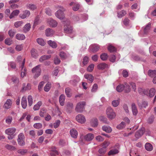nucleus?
<instances>
[{
	"mask_svg": "<svg viewBox=\"0 0 156 156\" xmlns=\"http://www.w3.org/2000/svg\"><path fill=\"white\" fill-rule=\"evenodd\" d=\"M30 14V12L29 10H25L23 12L22 14L20 15V16L22 19H24L29 17Z\"/></svg>",
	"mask_w": 156,
	"mask_h": 156,
	"instance_id": "14",
	"label": "nucleus"
},
{
	"mask_svg": "<svg viewBox=\"0 0 156 156\" xmlns=\"http://www.w3.org/2000/svg\"><path fill=\"white\" fill-rule=\"evenodd\" d=\"M51 84L50 83L48 82L47 83L44 87V90L46 92L48 91L51 87Z\"/></svg>",
	"mask_w": 156,
	"mask_h": 156,
	"instance_id": "41",
	"label": "nucleus"
},
{
	"mask_svg": "<svg viewBox=\"0 0 156 156\" xmlns=\"http://www.w3.org/2000/svg\"><path fill=\"white\" fill-rule=\"evenodd\" d=\"M89 62V58L87 56H85L83 59V63L84 65H86Z\"/></svg>",
	"mask_w": 156,
	"mask_h": 156,
	"instance_id": "58",
	"label": "nucleus"
},
{
	"mask_svg": "<svg viewBox=\"0 0 156 156\" xmlns=\"http://www.w3.org/2000/svg\"><path fill=\"white\" fill-rule=\"evenodd\" d=\"M64 30L65 32L67 34H71L73 31L72 28L69 25V23L67 25H65Z\"/></svg>",
	"mask_w": 156,
	"mask_h": 156,
	"instance_id": "11",
	"label": "nucleus"
},
{
	"mask_svg": "<svg viewBox=\"0 0 156 156\" xmlns=\"http://www.w3.org/2000/svg\"><path fill=\"white\" fill-rule=\"evenodd\" d=\"M84 77L85 79L88 80L90 83H92L94 80V77L91 74H85Z\"/></svg>",
	"mask_w": 156,
	"mask_h": 156,
	"instance_id": "19",
	"label": "nucleus"
},
{
	"mask_svg": "<svg viewBox=\"0 0 156 156\" xmlns=\"http://www.w3.org/2000/svg\"><path fill=\"white\" fill-rule=\"evenodd\" d=\"M26 84H24L23 85V90H29L31 88V85L30 84H28L26 87H24V86H25Z\"/></svg>",
	"mask_w": 156,
	"mask_h": 156,
	"instance_id": "52",
	"label": "nucleus"
},
{
	"mask_svg": "<svg viewBox=\"0 0 156 156\" xmlns=\"http://www.w3.org/2000/svg\"><path fill=\"white\" fill-rule=\"evenodd\" d=\"M62 9V10L61 9L58 10L55 13L56 17L61 20L62 19L64 18L63 11L65 10V9L63 8Z\"/></svg>",
	"mask_w": 156,
	"mask_h": 156,
	"instance_id": "8",
	"label": "nucleus"
},
{
	"mask_svg": "<svg viewBox=\"0 0 156 156\" xmlns=\"http://www.w3.org/2000/svg\"><path fill=\"white\" fill-rule=\"evenodd\" d=\"M108 49L111 52H114L116 50L115 48L111 45H109L108 48Z\"/></svg>",
	"mask_w": 156,
	"mask_h": 156,
	"instance_id": "57",
	"label": "nucleus"
},
{
	"mask_svg": "<svg viewBox=\"0 0 156 156\" xmlns=\"http://www.w3.org/2000/svg\"><path fill=\"white\" fill-rule=\"evenodd\" d=\"M23 22L21 21L17 22L14 23V26L18 28L21 26L23 24Z\"/></svg>",
	"mask_w": 156,
	"mask_h": 156,
	"instance_id": "63",
	"label": "nucleus"
},
{
	"mask_svg": "<svg viewBox=\"0 0 156 156\" xmlns=\"http://www.w3.org/2000/svg\"><path fill=\"white\" fill-rule=\"evenodd\" d=\"M132 108L133 115H136L138 111L135 104L133 103L132 104Z\"/></svg>",
	"mask_w": 156,
	"mask_h": 156,
	"instance_id": "35",
	"label": "nucleus"
},
{
	"mask_svg": "<svg viewBox=\"0 0 156 156\" xmlns=\"http://www.w3.org/2000/svg\"><path fill=\"white\" fill-rule=\"evenodd\" d=\"M47 23L50 27H56L58 24L57 22L51 18L48 19L47 20Z\"/></svg>",
	"mask_w": 156,
	"mask_h": 156,
	"instance_id": "9",
	"label": "nucleus"
},
{
	"mask_svg": "<svg viewBox=\"0 0 156 156\" xmlns=\"http://www.w3.org/2000/svg\"><path fill=\"white\" fill-rule=\"evenodd\" d=\"M5 147L7 149L10 150H14L16 149L14 147L9 144L6 145Z\"/></svg>",
	"mask_w": 156,
	"mask_h": 156,
	"instance_id": "55",
	"label": "nucleus"
},
{
	"mask_svg": "<svg viewBox=\"0 0 156 156\" xmlns=\"http://www.w3.org/2000/svg\"><path fill=\"white\" fill-rule=\"evenodd\" d=\"M151 24L149 23L144 28V34H147L149 30L151 28Z\"/></svg>",
	"mask_w": 156,
	"mask_h": 156,
	"instance_id": "44",
	"label": "nucleus"
},
{
	"mask_svg": "<svg viewBox=\"0 0 156 156\" xmlns=\"http://www.w3.org/2000/svg\"><path fill=\"white\" fill-rule=\"evenodd\" d=\"M27 8L31 10H34L37 8L36 5L34 4L28 3L26 5Z\"/></svg>",
	"mask_w": 156,
	"mask_h": 156,
	"instance_id": "26",
	"label": "nucleus"
},
{
	"mask_svg": "<svg viewBox=\"0 0 156 156\" xmlns=\"http://www.w3.org/2000/svg\"><path fill=\"white\" fill-rule=\"evenodd\" d=\"M108 57L107 54L105 53L102 54L100 56L101 59L103 61L106 60L107 59Z\"/></svg>",
	"mask_w": 156,
	"mask_h": 156,
	"instance_id": "53",
	"label": "nucleus"
},
{
	"mask_svg": "<svg viewBox=\"0 0 156 156\" xmlns=\"http://www.w3.org/2000/svg\"><path fill=\"white\" fill-rule=\"evenodd\" d=\"M65 93L68 97H70L71 96V89L69 87L66 88Z\"/></svg>",
	"mask_w": 156,
	"mask_h": 156,
	"instance_id": "47",
	"label": "nucleus"
},
{
	"mask_svg": "<svg viewBox=\"0 0 156 156\" xmlns=\"http://www.w3.org/2000/svg\"><path fill=\"white\" fill-rule=\"evenodd\" d=\"M90 123L92 126L96 127L98 125V120L96 119L93 118L91 120Z\"/></svg>",
	"mask_w": 156,
	"mask_h": 156,
	"instance_id": "24",
	"label": "nucleus"
},
{
	"mask_svg": "<svg viewBox=\"0 0 156 156\" xmlns=\"http://www.w3.org/2000/svg\"><path fill=\"white\" fill-rule=\"evenodd\" d=\"M59 55L62 59H65L67 57V55L63 51H61L60 52Z\"/></svg>",
	"mask_w": 156,
	"mask_h": 156,
	"instance_id": "62",
	"label": "nucleus"
},
{
	"mask_svg": "<svg viewBox=\"0 0 156 156\" xmlns=\"http://www.w3.org/2000/svg\"><path fill=\"white\" fill-rule=\"evenodd\" d=\"M119 103V100H114L112 102V105L114 107H117Z\"/></svg>",
	"mask_w": 156,
	"mask_h": 156,
	"instance_id": "49",
	"label": "nucleus"
},
{
	"mask_svg": "<svg viewBox=\"0 0 156 156\" xmlns=\"http://www.w3.org/2000/svg\"><path fill=\"white\" fill-rule=\"evenodd\" d=\"M25 38V36L23 34H18L16 35V39L19 40H23Z\"/></svg>",
	"mask_w": 156,
	"mask_h": 156,
	"instance_id": "37",
	"label": "nucleus"
},
{
	"mask_svg": "<svg viewBox=\"0 0 156 156\" xmlns=\"http://www.w3.org/2000/svg\"><path fill=\"white\" fill-rule=\"evenodd\" d=\"M138 105L141 108H146L148 105V103L146 101H143L139 103Z\"/></svg>",
	"mask_w": 156,
	"mask_h": 156,
	"instance_id": "32",
	"label": "nucleus"
},
{
	"mask_svg": "<svg viewBox=\"0 0 156 156\" xmlns=\"http://www.w3.org/2000/svg\"><path fill=\"white\" fill-rule=\"evenodd\" d=\"M48 44L53 48H56L57 47V45L56 43L51 40H49L48 41Z\"/></svg>",
	"mask_w": 156,
	"mask_h": 156,
	"instance_id": "34",
	"label": "nucleus"
},
{
	"mask_svg": "<svg viewBox=\"0 0 156 156\" xmlns=\"http://www.w3.org/2000/svg\"><path fill=\"white\" fill-rule=\"evenodd\" d=\"M31 53L32 56L34 58H36L38 56L37 51L34 49H32L31 51Z\"/></svg>",
	"mask_w": 156,
	"mask_h": 156,
	"instance_id": "39",
	"label": "nucleus"
},
{
	"mask_svg": "<svg viewBox=\"0 0 156 156\" xmlns=\"http://www.w3.org/2000/svg\"><path fill=\"white\" fill-rule=\"evenodd\" d=\"M42 105V102L41 101L37 102L36 104L33 107V109L34 111L37 110L39 109L40 106Z\"/></svg>",
	"mask_w": 156,
	"mask_h": 156,
	"instance_id": "33",
	"label": "nucleus"
},
{
	"mask_svg": "<svg viewBox=\"0 0 156 156\" xmlns=\"http://www.w3.org/2000/svg\"><path fill=\"white\" fill-rule=\"evenodd\" d=\"M145 149L148 151H151L153 149V146L151 144L149 143H147L145 145Z\"/></svg>",
	"mask_w": 156,
	"mask_h": 156,
	"instance_id": "25",
	"label": "nucleus"
},
{
	"mask_svg": "<svg viewBox=\"0 0 156 156\" xmlns=\"http://www.w3.org/2000/svg\"><path fill=\"white\" fill-rule=\"evenodd\" d=\"M12 103V102L11 100L8 99L4 105V107L6 109H8L11 107Z\"/></svg>",
	"mask_w": 156,
	"mask_h": 156,
	"instance_id": "17",
	"label": "nucleus"
},
{
	"mask_svg": "<svg viewBox=\"0 0 156 156\" xmlns=\"http://www.w3.org/2000/svg\"><path fill=\"white\" fill-rule=\"evenodd\" d=\"M70 134L72 137L76 138L78 136V132L76 130L74 129H72L70 130Z\"/></svg>",
	"mask_w": 156,
	"mask_h": 156,
	"instance_id": "15",
	"label": "nucleus"
},
{
	"mask_svg": "<svg viewBox=\"0 0 156 156\" xmlns=\"http://www.w3.org/2000/svg\"><path fill=\"white\" fill-rule=\"evenodd\" d=\"M18 144L21 146H24L25 144V136L23 133L19 134L17 140Z\"/></svg>",
	"mask_w": 156,
	"mask_h": 156,
	"instance_id": "6",
	"label": "nucleus"
},
{
	"mask_svg": "<svg viewBox=\"0 0 156 156\" xmlns=\"http://www.w3.org/2000/svg\"><path fill=\"white\" fill-rule=\"evenodd\" d=\"M51 57V55H44L42 56L39 59V61L41 62H43L44 60L48 59L50 58Z\"/></svg>",
	"mask_w": 156,
	"mask_h": 156,
	"instance_id": "30",
	"label": "nucleus"
},
{
	"mask_svg": "<svg viewBox=\"0 0 156 156\" xmlns=\"http://www.w3.org/2000/svg\"><path fill=\"white\" fill-rule=\"evenodd\" d=\"M27 152V150L26 149H20L17 151L18 153L21 155L25 154Z\"/></svg>",
	"mask_w": 156,
	"mask_h": 156,
	"instance_id": "59",
	"label": "nucleus"
},
{
	"mask_svg": "<svg viewBox=\"0 0 156 156\" xmlns=\"http://www.w3.org/2000/svg\"><path fill=\"white\" fill-rule=\"evenodd\" d=\"M31 28V25L30 23H28L26 24L24 27L23 30L24 32L26 33L29 31Z\"/></svg>",
	"mask_w": 156,
	"mask_h": 156,
	"instance_id": "31",
	"label": "nucleus"
},
{
	"mask_svg": "<svg viewBox=\"0 0 156 156\" xmlns=\"http://www.w3.org/2000/svg\"><path fill=\"white\" fill-rule=\"evenodd\" d=\"M41 66L39 65L33 68L32 69V73L34 75V77L36 79L39 76L41 72V70L40 68Z\"/></svg>",
	"mask_w": 156,
	"mask_h": 156,
	"instance_id": "4",
	"label": "nucleus"
},
{
	"mask_svg": "<svg viewBox=\"0 0 156 156\" xmlns=\"http://www.w3.org/2000/svg\"><path fill=\"white\" fill-rule=\"evenodd\" d=\"M28 105L31 106L33 103V100L32 97L31 95H29L28 97Z\"/></svg>",
	"mask_w": 156,
	"mask_h": 156,
	"instance_id": "46",
	"label": "nucleus"
},
{
	"mask_svg": "<svg viewBox=\"0 0 156 156\" xmlns=\"http://www.w3.org/2000/svg\"><path fill=\"white\" fill-rule=\"evenodd\" d=\"M124 91L126 93H129L130 92L131 88L129 85L126 83H124Z\"/></svg>",
	"mask_w": 156,
	"mask_h": 156,
	"instance_id": "23",
	"label": "nucleus"
},
{
	"mask_svg": "<svg viewBox=\"0 0 156 156\" xmlns=\"http://www.w3.org/2000/svg\"><path fill=\"white\" fill-rule=\"evenodd\" d=\"M51 152L50 153L51 156H55V155L58 154V153L56 150L55 147H52L51 149Z\"/></svg>",
	"mask_w": 156,
	"mask_h": 156,
	"instance_id": "36",
	"label": "nucleus"
},
{
	"mask_svg": "<svg viewBox=\"0 0 156 156\" xmlns=\"http://www.w3.org/2000/svg\"><path fill=\"white\" fill-rule=\"evenodd\" d=\"M106 114L108 118L110 119H114L116 116L115 113L111 107H108L107 108L106 111Z\"/></svg>",
	"mask_w": 156,
	"mask_h": 156,
	"instance_id": "3",
	"label": "nucleus"
},
{
	"mask_svg": "<svg viewBox=\"0 0 156 156\" xmlns=\"http://www.w3.org/2000/svg\"><path fill=\"white\" fill-rule=\"evenodd\" d=\"M9 67H11L12 69H15L16 67L15 63L13 62H10L8 63Z\"/></svg>",
	"mask_w": 156,
	"mask_h": 156,
	"instance_id": "64",
	"label": "nucleus"
},
{
	"mask_svg": "<svg viewBox=\"0 0 156 156\" xmlns=\"http://www.w3.org/2000/svg\"><path fill=\"white\" fill-rule=\"evenodd\" d=\"M91 51L93 52H97L100 48V46L97 44H93L90 47Z\"/></svg>",
	"mask_w": 156,
	"mask_h": 156,
	"instance_id": "13",
	"label": "nucleus"
},
{
	"mask_svg": "<svg viewBox=\"0 0 156 156\" xmlns=\"http://www.w3.org/2000/svg\"><path fill=\"white\" fill-rule=\"evenodd\" d=\"M65 99V96L63 94H62L60 96L59 98V101L60 105L61 106H63L64 105Z\"/></svg>",
	"mask_w": 156,
	"mask_h": 156,
	"instance_id": "29",
	"label": "nucleus"
},
{
	"mask_svg": "<svg viewBox=\"0 0 156 156\" xmlns=\"http://www.w3.org/2000/svg\"><path fill=\"white\" fill-rule=\"evenodd\" d=\"M94 138V135L91 133H88L84 136V139L87 141H92Z\"/></svg>",
	"mask_w": 156,
	"mask_h": 156,
	"instance_id": "12",
	"label": "nucleus"
},
{
	"mask_svg": "<svg viewBox=\"0 0 156 156\" xmlns=\"http://www.w3.org/2000/svg\"><path fill=\"white\" fill-rule=\"evenodd\" d=\"M126 14V12L124 10H122L121 11L118 12V17L119 18H121L123 16H124Z\"/></svg>",
	"mask_w": 156,
	"mask_h": 156,
	"instance_id": "40",
	"label": "nucleus"
},
{
	"mask_svg": "<svg viewBox=\"0 0 156 156\" xmlns=\"http://www.w3.org/2000/svg\"><path fill=\"white\" fill-rule=\"evenodd\" d=\"M16 31L14 30H11L8 32V34L11 38H12L13 37Z\"/></svg>",
	"mask_w": 156,
	"mask_h": 156,
	"instance_id": "48",
	"label": "nucleus"
},
{
	"mask_svg": "<svg viewBox=\"0 0 156 156\" xmlns=\"http://www.w3.org/2000/svg\"><path fill=\"white\" fill-rule=\"evenodd\" d=\"M119 151L118 149L115 148L111 150L108 153V155L115 154L118 153Z\"/></svg>",
	"mask_w": 156,
	"mask_h": 156,
	"instance_id": "43",
	"label": "nucleus"
},
{
	"mask_svg": "<svg viewBox=\"0 0 156 156\" xmlns=\"http://www.w3.org/2000/svg\"><path fill=\"white\" fill-rule=\"evenodd\" d=\"M145 129L144 128H142L136 133L135 137L137 139H138L143 135Z\"/></svg>",
	"mask_w": 156,
	"mask_h": 156,
	"instance_id": "10",
	"label": "nucleus"
},
{
	"mask_svg": "<svg viewBox=\"0 0 156 156\" xmlns=\"http://www.w3.org/2000/svg\"><path fill=\"white\" fill-rule=\"evenodd\" d=\"M21 104L23 108L25 109L27 106V102L26 97H23L21 99Z\"/></svg>",
	"mask_w": 156,
	"mask_h": 156,
	"instance_id": "18",
	"label": "nucleus"
},
{
	"mask_svg": "<svg viewBox=\"0 0 156 156\" xmlns=\"http://www.w3.org/2000/svg\"><path fill=\"white\" fill-rule=\"evenodd\" d=\"M88 19V16L87 15L85 14L75 16H74L73 19L75 22L80 23Z\"/></svg>",
	"mask_w": 156,
	"mask_h": 156,
	"instance_id": "2",
	"label": "nucleus"
},
{
	"mask_svg": "<svg viewBox=\"0 0 156 156\" xmlns=\"http://www.w3.org/2000/svg\"><path fill=\"white\" fill-rule=\"evenodd\" d=\"M20 13V11L18 10H15L12 11L9 15V17L11 19L14 18L15 16H17Z\"/></svg>",
	"mask_w": 156,
	"mask_h": 156,
	"instance_id": "20",
	"label": "nucleus"
},
{
	"mask_svg": "<svg viewBox=\"0 0 156 156\" xmlns=\"http://www.w3.org/2000/svg\"><path fill=\"white\" fill-rule=\"evenodd\" d=\"M25 59H24L20 67L22 68V72L21 73V76L22 77H23L26 75V70L25 68H24V66L25 63Z\"/></svg>",
	"mask_w": 156,
	"mask_h": 156,
	"instance_id": "16",
	"label": "nucleus"
},
{
	"mask_svg": "<svg viewBox=\"0 0 156 156\" xmlns=\"http://www.w3.org/2000/svg\"><path fill=\"white\" fill-rule=\"evenodd\" d=\"M80 5L78 4H74L73 7V9L74 11H77L79 9Z\"/></svg>",
	"mask_w": 156,
	"mask_h": 156,
	"instance_id": "60",
	"label": "nucleus"
},
{
	"mask_svg": "<svg viewBox=\"0 0 156 156\" xmlns=\"http://www.w3.org/2000/svg\"><path fill=\"white\" fill-rule=\"evenodd\" d=\"M54 33L53 30L51 28L47 29L45 31V34L47 36H50L52 35Z\"/></svg>",
	"mask_w": 156,
	"mask_h": 156,
	"instance_id": "22",
	"label": "nucleus"
},
{
	"mask_svg": "<svg viewBox=\"0 0 156 156\" xmlns=\"http://www.w3.org/2000/svg\"><path fill=\"white\" fill-rule=\"evenodd\" d=\"M42 124L40 123H36L34 125V127L37 129L41 128L42 127Z\"/></svg>",
	"mask_w": 156,
	"mask_h": 156,
	"instance_id": "54",
	"label": "nucleus"
},
{
	"mask_svg": "<svg viewBox=\"0 0 156 156\" xmlns=\"http://www.w3.org/2000/svg\"><path fill=\"white\" fill-rule=\"evenodd\" d=\"M85 105L86 102L85 101H82L79 102L76 105L75 110L78 112H81L84 110Z\"/></svg>",
	"mask_w": 156,
	"mask_h": 156,
	"instance_id": "5",
	"label": "nucleus"
},
{
	"mask_svg": "<svg viewBox=\"0 0 156 156\" xmlns=\"http://www.w3.org/2000/svg\"><path fill=\"white\" fill-rule=\"evenodd\" d=\"M148 74L151 77L154 78L156 77V70H149L148 71Z\"/></svg>",
	"mask_w": 156,
	"mask_h": 156,
	"instance_id": "27",
	"label": "nucleus"
},
{
	"mask_svg": "<svg viewBox=\"0 0 156 156\" xmlns=\"http://www.w3.org/2000/svg\"><path fill=\"white\" fill-rule=\"evenodd\" d=\"M76 119L78 122L81 124L84 123L86 121L85 116L82 114H79L77 115Z\"/></svg>",
	"mask_w": 156,
	"mask_h": 156,
	"instance_id": "7",
	"label": "nucleus"
},
{
	"mask_svg": "<svg viewBox=\"0 0 156 156\" xmlns=\"http://www.w3.org/2000/svg\"><path fill=\"white\" fill-rule=\"evenodd\" d=\"M102 129L104 131L108 133H110L112 131L111 128L109 126H103L102 127Z\"/></svg>",
	"mask_w": 156,
	"mask_h": 156,
	"instance_id": "28",
	"label": "nucleus"
},
{
	"mask_svg": "<svg viewBox=\"0 0 156 156\" xmlns=\"http://www.w3.org/2000/svg\"><path fill=\"white\" fill-rule=\"evenodd\" d=\"M94 67V65L93 64H91L89 65L87 68V70L89 72H92Z\"/></svg>",
	"mask_w": 156,
	"mask_h": 156,
	"instance_id": "56",
	"label": "nucleus"
},
{
	"mask_svg": "<svg viewBox=\"0 0 156 156\" xmlns=\"http://www.w3.org/2000/svg\"><path fill=\"white\" fill-rule=\"evenodd\" d=\"M155 90L154 88L151 89L149 91V96L150 97H152L154 95Z\"/></svg>",
	"mask_w": 156,
	"mask_h": 156,
	"instance_id": "50",
	"label": "nucleus"
},
{
	"mask_svg": "<svg viewBox=\"0 0 156 156\" xmlns=\"http://www.w3.org/2000/svg\"><path fill=\"white\" fill-rule=\"evenodd\" d=\"M12 120V117L11 116H8L6 118L5 122L7 124L9 125L11 123Z\"/></svg>",
	"mask_w": 156,
	"mask_h": 156,
	"instance_id": "45",
	"label": "nucleus"
},
{
	"mask_svg": "<svg viewBox=\"0 0 156 156\" xmlns=\"http://www.w3.org/2000/svg\"><path fill=\"white\" fill-rule=\"evenodd\" d=\"M108 67V66L105 63H102L98 65V69L103 70Z\"/></svg>",
	"mask_w": 156,
	"mask_h": 156,
	"instance_id": "21",
	"label": "nucleus"
},
{
	"mask_svg": "<svg viewBox=\"0 0 156 156\" xmlns=\"http://www.w3.org/2000/svg\"><path fill=\"white\" fill-rule=\"evenodd\" d=\"M109 144L110 142H109L105 141L103 143L102 146L103 147H104L106 149H107V147Z\"/></svg>",
	"mask_w": 156,
	"mask_h": 156,
	"instance_id": "61",
	"label": "nucleus"
},
{
	"mask_svg": "<svg viewBox=\"0 0 156 156\" xmlns=\"http://www.w3.org/2000/svg\"><path fill=\"white\" fill-rule=\"evenodd\" d=\"M125 124L124 122H122L120 124L117 126L116 128L118 129H122L125 127Z\"/></svg>",
	"mask_w": 156,
	"mask_h": 156,
	"instance_id": "51",
	"label": "nucleus"
},
{
	"mask_svg": "<svg viewBox=\"0 0 156 156\" xmlns=\"http://www.w3.org/2000/svg\"><path fill=\"white\" fill-rule=\"evenodd\" d=\"M16 131V129L14 127L9 128L5 130V134L9 135L8 137L9 140H11L14 138L15 135L14 134Z\"/></svg>",
	"mask_w": 156,
	"mask_h": 156,
	"instance_id": "1",
	"label": "nucleus"
},
{
	"mask_svg": "<svg viewBox=\"0 0 156 156\" xmlns=\"http://www.w3.org/2000/svg\"><path fill=\"white\" fill-rule=\"evenodd\" d=\"M37 42L39 44L42 46H44L45 44L44 40L41 38H39L37 39Z\"/></svg>",
	"mask_w": 156,
	"mask_h": 156,
	"instance_id": "38",
	"label": "nucleus"
},
{
	"mask_svg": "<svg viewBox=\"0 0 156 156\" xmlns=\"http://www.w3.org/2000/svg\"><path fill=\"white\" fill-rule=\"evenodd\" d=\"M124 88L123 84H120L117 87L116 89L118 92H121L124 90Z\"/></svg>",
	"mask_w": 156,
	"mask_h": 156,
	"instance_id": "42",
	"label": "nucleus"
}]
</instances>
